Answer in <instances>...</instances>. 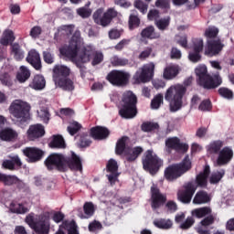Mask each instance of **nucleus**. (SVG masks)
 Listing matches in <instances>:
<instances>
[{
	"mask_svg": "<svg viewBox=\"0 0 234 234\" xmlns=\"http://www.w3.org/2000/svg\"><path fill=\"white\" fill-rule=\"evenodd\" d=\"M48 171L57 169L61 173L65 171H83V165L81 164V158L72 152L70 157H67L61 154H51L44 162Z\"/></svg>",
	"mask_w": 234,
	"mask_h": 234,
	"instance_id": "nucleus-1",
	"label": "nucleus"
},
{
	"mask_svg": "<svg viewBox=\"0 0 234 234\" xmlns=\"http://www.w3.org/2000/svg\"><path fill=\"white\" fill-rule=\"evenodd\" d=\"M191 83H193V77H188L185 80L183 85H172L166 90L165 100V101H168L171 112H176L182 109L184 96H186L187 87H190Z\"/></svg>",
	"mask_w": 234,
	"mask_h": 234,
	"instance_id": "nucleus-2",
	"label": "nucleus"
},
{
	"mask_svg": "<svg viewBox=\"0 0 234 234\" xmlns=\"http://www.w3.org/2000/svg\"><path fill=\"white\" fill-rule=\"evenodd\" d=\"M81 38L73 37L69 41V47H64L59 49L60 58H94V59H103V53L100 51H88L81 48Z\"/></svg>",
	"mask_w": 234,
	"mask_h": 234,
	"instance_id": "nucleus-3",
	"label": "nucleus"
},
{
	"mask_svg": "<svg viewBox=\"0 0 234 234\" xmlns=\"http://www.w3.org/2000/svg\"><path fill=\"white\" fill-rule=\"evenodd\" d=\"M197 83L206 90H213L222 85V77L219 74L209 75L206 65H199L195 69Z\"/></svg>",
	"mask_w": 234,
	"mask_h": 234,
	"instance_id": "nucleus-4",
	"label": "nucleus"
},
{
	"mask_svg": "<svg viewBox=\"0 0 234 234\" xmlns=\"http://www.w3.org/2000/svg\"><path fill=\"white\" fill-rule=\"evenodd\" d=\"M25 222L36 234L50 233V212H44L38 215L31 212L26 217Z\"/></svg>",
	"mask_w": 234,
	"mask_h": 234,
	"instance_id": "nucleus-5",
	"label": "nucleus"
},
{
	"mask_svg": "<svg viewBox=\"0 0 234 234\" xmlns=\"http://www.w3.org/2000/svg\"><path fill=\"white\" fill-rule=\"evenodd\" d=\"M70 76V69L63 65H56L53 69V81L56 87L66 90L67 92H72L74 90V79L69 78Z\"/></svg>",
	"mask_w": 234,
	"mask_h": 234,
	"instance_id": "nucleus-6",
	"label": "nucleus"
},
{
	"mask_svg": "<svg viewBox=\"0 0 234 234\" xmlns=\"http://www.w3.org/2000/svg\"><path fill=\"white\" fill-rule=\"evenodd\" d=\"M138 97L131 90L124 91L122 97V107L119 116L124 120H133L138 114Z\"/></svg>",
	"mask_w": 234,
	"mask_h": 234,
	"instance_id": "nucleus-7",
	"label": "nucleus"
},
{
	"mask_svg": "<svg viewBox=\"0 0 234 234\" xmlns=\"http://www.w3.org/2000/svg\"><path fill=\"white\" fill-rule=\"evenodd\" d=\"M192 167L191 159H189V155L186 154L182 162L170 165L165 169V178L168 182H175V180H178L180 176L186 175L187 171H191Z\"/></svg>",
	"mask_w": 234,
	"mask_h": 234,
	"instance_id": "nucleus-8",
	"label": "nucleus"
},
{
	"mask_svg": "<svg viewBox=\"0 0 234 234\" xmlns=\"http://www.w3.org/2000/svg\"><path fill=\"white\" fill-rule=\"evenodd\" d=\"M30 109H32V107L28 102L16 100L11 103L9 112L17 122H20V123H27V122L30 120Z\"/></svg>",
	"mask_w": 234,
	"mask_h": 234,
	"instance_id": "nucleus-9",
	"label": "nucleus"
},
{
	"mask_svg": "<svg viewBox=\"0 0 234 234\" xmlns=\"http://www.w3.org/2000/svg\"><path fill=\"white\" fill-rule=\"evenodd\" d=\"M142 164L144 171H148L150 175H156L160 167L164 165V161L154 154V151L147 150L142 157Z\"/></svg>",
	"mask_w": 234,
	"mask_h": 234,
	"instance_id": "nucleus-10",
	"label": "nucleus"
},
{
	"mask_svg": "<svg viewBox=\"0 0 234 234\" xmlns=\"http://www.w3.org/2000/svg\"><path fill=\"white\" fill-rule=\"evenodd\" d=\"M154 78V63L151 62L140 68L133 76V85L141 83H149Z\"/></svg>",
	"mask_w": 234,
	"mask_h": 234,
	"instance_id": "nucleus-11",
	"label": "nucleus"
},
{
	"mask_svg": "<svg viewBox=\"0 0 234 234\" xmlns=\"http://www.w3.org/2000/svg\"><path fill=\"white\" fill-rule=\"evenodd\" d=\"M131 75L125 71L113 69L108 73L106 80L115 87H127Z\"/></svg>",
	"mask_w": 234,
	"mask_h": 234,
	"instance_id": "nucleus-12",
	"label": "nucleus"
},
{
	"mask_svg": "<svg viewBox=\"0 0 234 234\" xmlns=\"http://www.w3.org/2000/svg\"><path fill=\"white\" fill-rule=\"evenodd\" d=\"M197 192V185L193 181L185 183L182 189L177 192V198L183 204H190L193 200V196Z\"/></svg>",
	"mask_w": 234,
	"mask_h": 234,
	"instance_id": "nucleus-13",
	"label": "nucleus"
},
{
	"mask_svg": "<svg viewBox=\"0 0 234 234\" xmlns=\"http://www.w3.org/2000/svg\"><path fill=\"white\" fill-rule=\"evenodd\" d=\"M150 192L151 207L154 211H156V209H160V207L165 206V203L167 202V196L160 192V188H158V186L153 185L151 186Z\"/></svg>",
	"mask_w": 234,
	"mask_h": 234,
	"instance_id": "nucleus-14",
	"label": "nucleus"
},
{
	"mask_svg": "<svg viewBox=\"0 0 234 234\" xmlns=\"http://www.w3.org/2000/svg\"><path fill=\"white\" fill-rule=\"evenodd\" d=\"M118 16V12L113 8L109 9L106 13H103L102 9H98L93 14V19L97 25H101V27H107L112 17H116Z\"/></svg>",
	"mask_w": 234,
	"mask_h": 234,
	"instance_id": "nucleus-15",
	"label": "nucleus"
},
{
	"mask_svg": "<svg viewBox=\"0 0 234 234\" xmlns=\"http://www.w3.org/2000/svg\"><path fill=\"white\" fill-rule=\"evenodd\" d=\"M224 47L225 45L223 44L222 40L218 37L207 39V46L205 48V55L208 56V58H213V56H217V54L221 52Z\"/></svg>",
	"mask_w": 234,
	"mask_h": 234,
	"instance_id": "nucleus-16",
	"label": "nucleus"
},
{
	"mask_svg": "<svg viewBox=\"0 0 234 234\" xmlns=\"http://www.w3.org/2000/svg\"><path fill=\"white\" fill-rule=\"evenodd\" d=\"M165 147L171 151H176V153H182L185 154L189 151V144L182 143L178 137H170L165 140Z\"/></svg>",
	"mask_w": 234,
	"mask_h": 234,
	"instance_id": "nucleus-17",
	"label": "nucleus"
},
{
	"mask_svg": "<svg viewBox=\"0 0 234 234\" xmlns=\"http://www.w3.org/2000/svg\"><path fill=\"white\" fill-rule=\"evenodd\" d=\"M6 122V117L0 115V139L3 140V142H12V140L17 138V132L12 128L3 129Z\"/></svg>",
	"mask_w": 234,
	"mask_h": 234,
	"instance_id": "nucleus-18",
	"label": "nucleus"
},
{
	"mask_svg": "<svg viewBox=\"0 0 234 234\" xmlns=\"http://www.w3.org/2000/svg\"><path fill=\"white\" fill-rule=\"evenodd\" d=\"M23 154L27 156L29 164H36V162L43 160L45 156V152L37 147H26L23 150Z\"/></svg>",
	"mask_w": 234,
	"mask_h": 234,
	"instance_id": "nucleus-19",
	"label": "nucleus"
},
{
	"mask_svg": "<svg viewBox=\"0 0 234 234\" xmlns=\"http://www.w3.org/2000/svg\"><path fill=\"white\" fill-rule=\"evenodd\" d=\"M45 134V126L43 124H33L30 125L27 132V140L30 142H36V140H38V138H43V135Z\"/></svg>",
	"mask_w": 234,
	"mask_h": 234,
	"instance_id": "nucleus-20",
	"label": "nucleus"
},
{
	"mask_svg": "<svg viewBox=\"0 0 234 234\" xmlns=\"http://www.w3.org/2000/svg\"><path fill=\"white\" fill-rule=\"evenodd\" d=\"M230 160H233V150L228 146H225L218 153L217 165L219 166L228 165Z\"/></svg>",
	"mask_w": 234,
	"mask_h": 234,
	"instance_id": "nucleus-21",
	"label": "nucleus"
},
{
	"mask_svg": "<svg viewBox=\"0 0 234 234\" xmlns=\"http://www.w3.org/2000/svg\"><path fill=\"white\" fill-rule=\"evenodd\" d=\"M90 134L94 140H106L111 135V131L105 126H95L90 129Z\"/></svg>",
	"mask_w": 234,
	"mask_h": 234,
	"instance_id": "nucleus-22",
	"label": "nucleus"
},
{
	"mask_svg": "<svg viewBox=\"0 0 234 234\" xmlns=\"http://www.w3.org/2000/svg\"><path fill=\"white\" fill-rule=\"evenodd\" d=\"M209 173H211L209 165H206L203 172L197 176L196 184H197L198 187H207Z\"/></svg>",
	"mask_w": 234,
	"mask_h": 234,
	"instance_id": "nucleus-23",
	"label": "nucleus"
},
{
	"mask_svg": "<svg viewBox=\"0 0 234 234\" xmlns=\"http://www.w3.org/2000/svg\"><path fill=\"white\" fill-rule=\"evenodd\" d=\"M142 153H144L142 146L128 147L125 154L127 162H135Z\"/></svg>",
	"mask_w": 234,
	"mask_h": 234,
	"instance_id": "nucleus-24",
	"label": "nucleus"
},
{
	"mask_svg": "<svg viewBox=\"0 0 234 234\" xmlns=\"http://www.w3.org/2000/svg\"><path fill=\"white\" fill-rule=\"evenodd\" d=\"M129 141V137L127 136H122L121 137L115 145V154L118 156H122V154H127V142Z\"/></svg>",
	"mask_w": 234,
	"mask_h": 234,
	"instance_id": "nucleus-25",
	"label": "nucleus"
},
{
	"mask_svg": "<svg viewBox=\"0 0 234 234\" xmlns=\"http://www.w3.org/2000/svg\"><path fill=\"white\" fill-rule=\"evenodd\" d=\"M83 211H81V208H80L78 217H80V218H90V217L94 215V204H92V202H86L83 205Z\"/></svg>",
	"mask_w": 234,
	"mask_h": 234,
	"instance_id": "nucleus-26",
	"label": "nucleus"
},
{
	"mask_svg": "<svg viewBox=\"0 0 234 234\" xmlns=\"http://www.w3.org/2000/svg\"><path fill=\"white\" fill-rule=\"evenodd\" d=\"M4 169H9V171H14L16 167H21L23 165V163L21 162V159L19 156L15 155L11 157V160H5L2 164Z\"/></svg>",
	"mask_w": 234,
	"mask_h": 234,
	"instance_id": "nucleus-27",
	"label": "nucleus"
},
{
	"mask_svg": "<svg viewBox=\"0 0 234 234\" xmlns=\"http://www.w3.org/2000/svg\"><path fill=\"white\" fill-rule=\"evenodd\" d=\"M47 85V80L43 75H35L29 87L34 90H43Z\"/></svg>",
	"mask_w": 234,
	"mask_h": 234,
	"instance_id": "nucleus-28",
	"label": "nucleus"
},
{
	"mask_svg": "<svg viewBox=\"0 0 234 234\" xmlns=\"http://www.w3.org/2000/svg\"><path fill=\"white\" fill-rule=\"evenodd\" d=\"M222 147H224V141L216 140L207 146V151L209 154H218L222 151Z\"/></svg>",
	"mask_w": 234,
	"mask_h": 234,
	"instance_id": "nucleus-29",
	"label": "nucleus"
},
{
	"mask_svg": "<svg viewBox=\"0 0 234 234\" xmlns=\"http://www.w3.org/2000/svg\"><path fill=\"white\" fill-rule=\"evenodd\" d=\"M204 48V40L197 39L193 48V52L189 53V59H200V52H202V49Z\"/></svg>",
	"mask_w": 234,
	"mask_h": 234,
	"instance_id": "nucleus-30",
	"label": "nucleus"
},
{
	"mask_svg": "<svg viewBox=\"0 0 234 234\" xmlns=\"http://www.w3.org/2000/svg\"><path fill=\"white\" fill-rule=\"evenodd\" d=\"M180 74V68L178 66H168L165 69L163 77L165 80H175Z\"/></svg>",
	"mask_w": 234,
	"mask_h": 234,
	"instance_id": "nucleus-31",
	"label": "nucleus"
},
{
	"mask_svg": "<svg viewBox=\"0 0 234 234\" xmlns=\"http://www.w3.org/2000/svg\"><path fill=\"white\" fill-rule=\"evenodd\" d=\"M49 147L51 149H65L67 144H65V139L63 136L57 134L52 136V140L49 143Z\"/></svg>",
	"mask_w": 234,
	"mask_h": 234,
	"instance_id": "nucleus-32",
	"label": "nucleus"
},
{
	"mask_svg": "<svg viewBox=\"0 0 234 234\" xmlns=\"http://www.w3.org/2000/svg\"><path fill=\"white\" fill-rule=\"evenodd\" d=\"M209 200H211V198H209V195H207V192L204 190H199L194 197L193 204H207Z\"/></svg>",
	"mask_w": 234,
	"mask_h": 234,
	"instance_id": "nucleus-33",
	"label": "nucleus"
},
{
	"mask_svg": "<svg viewBox=\"0 0 234 234\" xmlns=\"http://www.w3.org/2000/svg\"><path fill=\"white\" fill-rule=\"evenodd\" d=\"M141 37L143 38L147 37L148 39H158V37H160V33L154 30V27L150 26L142 30Z\"/></svg>",
	"mask_w": 234,
	"mask_h": 234,
	"instance_id": "nucleus-34",
	"label": "nucleus"
},
{
	"mask_svg": "<svg viewBox=\"0 0 234 234\" xmlns=\"http://www.w3.org/2000/svg\"><path fill=\"white\" fill-rule=\"evenodd\" d=\"M14 41H16V37L14 36V31L10 29L5 30L0 39V43L4 47H8V45H10V43H14Z\"/></svg>",
	"mask_w": 234,
	"mask_h": 234,
	"instance_id": "nucleus-35",
	"label": "nucleus"
},
{
	"mask_svg": "<svg viewBox=\"0 0 234 234\" xmlns=\"http://www.w3.org/2000/svg\"><path fill=\"white\" fill-rule=\"evenodd\" d=\"M62 228L68 230V234H80V231L78 230V224H76V221L74 219H72L71 221H63Z\"/></svg>",
	"mask_w": 234,
	"mask_h": 234,
	"instance_id": "nucleus-36",
	"label": "nucleus"
},
{
	"mask_svg": "<svg viewBox=\"0 0 234 234\" xmlns=\"http://www.w3.org/2000/svg\"><path fill=\"white\" fill-rule=\"evenodd\" d=\"M154 226L159 229H171V228H173V221L165 218L155 219L154 221Z\"/></svg>",
	"mask_w": 234,
	"mask_h": 234,
	"instance_id": "nucleus-37",
	"label": "nucleus"
},
{
	"mask_svg": "<svg viewBox=\"0 0 234 234\" xmlns=\"http://www.w3.org/2000/svg\"><path fill=\"white\" fill-rule=\"evenodd\" d=\"M159 129L160 124H158V122H144L141 125L143 133H153V131H158Z\"/></svg>",
	"mask_w": 234,
	"mask_h": 234,
	"instance_id": "nucleus-38",
	"label": "nucleus"
},
{
	"mask_svg": "<svg viewBox=\"0 0 234 234\" xmlns=\"http://www.w3.org/2000/svg\"><path fill=\"white\" fill-rule=\"evenodd\" d=\"M162 105H164V95L162 93H158L151 101L150 107L154 111H158Z\"/></svg>",
	"mask_w": 234,
	"mask_h": 234,
	"instance_id": "nucleus-39",
	"label": "nucleus"
},
{
	"mask_svg": "<svg viewBox=\"0 0 234 234\" xmlns=\"http://www.w3.org/2000/svg\"><path fill=\"white\" fill-rule=\"evenodd\" d=\"M0 182L4 184V186H14L15 182H17V176L0 173Z\"/></svg>",
	"mask_w": 234,
	"mask_h": 234,
	"instance_id": "nucleus-40",
	"label": "nucleus"
},
{
	"mask_svg": "<svg viewBox=\"0 0 234 234\" xmlns=\"http://www.w3.org/2000/svg\"><path fill=\"white\" fill-rule=\"evenodd\" d=\"M28 78H30V70H28L27 67L21 66L20 72L16 74V80L19 81V83H25Z\"/></svg>",
	"mask_w": 234,
	"mask_h": 234,
	"instance_id": "nucleus-41",
	"label": "nucleus"
},
{
	"mask_svg": "<svg viewBox=\"0 0 234 234\" xmlns=\"http://www.w3.org/2000/svg\"><path fill=\"white\" fill-rule=\"evenodd\" d=\"M11 211L16 215H25V213H28V207H25L23 203H12Z\"/></svg>",
	"mask_w": 234,
	"mask_h": 234,
	"instance_id": "nucleus-42",
	"label": "nucleus"
},
{
	"mask_svg": "<svg viewBox=\"0 0 234 234\" xmlns=\"http://www.w3.org/2000/svg\"><path fill=\"white\" fill-rule=\"evenodd\" d=\"M192 215L197 217V218H203V217H207V215H211V207H203L200 208H197L192 211Z\"/></svg>",
	"mask_w": 234,
	"mask_h": 234,
	"instance_id": "nucleus-43",
	"label": "nucleus"
},
{
	"mask_svg": "<svg viewBox=\"0 0 234 234\" xmlns=\"http://www.w3.org/2000/svg\"><path fill=\"white\" fill-rule=\"evenodd\" d=\"M71 61L74 65H76L78 69H80V78L85 80V74H87V68L85 67V63H87V60L72 59Z\"/></svg>",
	"mask_w": 234,
	"mask_h": 234,
	"instance_id": "nucleus-44",
	"label": "nucleus"
},
{
	"mask_svg": "<svg viewBox=\"0 0 234 234\" xmlns=\"http://www.w3.org/2000/svg\"><path fill=\"white\" fill-rule=\"evenodd\" d=\"M224 175H226V171L223 169L220 171L213 172L209 177V182L212 185L218 184L222 178H224Z\"/></svg>",
	"mask_w": 234,
	"mask_h": 234,
	"instance_id": "nucleus-45",
	"label": "nucleus"
},
{
	"mask_svg": "<svg viewBox=\"0 0 234 234\" xmlns=\"http://www.w3.org/2000/svg\"><path fill=\"white\" fill-rule=\"evenodd\" d=\"M0 81L2 85H5V87H12V73L11 72H2L0 74Z\"/></svg>",
	"mask_w": 234,
	"mask_h": 234,
	"instance_id": "nucleus-46",
	"label": "nucleus"
},
{
	"mask_svg": "<svg viewBox=\"0 0 234 234\" xmlns=\"http://www.w3.org/2000/svg\"><path fill=\"white\" fill-rule=\"evenodd\" d=\"M67 131L70 134V136H74V134H78V133L81 131V124L76 121H73L68 126Z\"/></svg>",
	"mask_w": 234,
	"mask_h": 234,
	"instance_id": "nucleus-47",
	"label": "nucleus"
},
{
	"mask_svg": "<svg viewBox=\"0 0 234 234\" xmlns=\"http://www.w3.org/2000/svg\"><path fill=\"white\" fill-rule=\"evenodd\" d=\"M211 109H213V104L209 99L203 100L198 105V111L202 112H209Z\"/></svg>",
	"mask_w": 234,
	"mask_h": 234,
	"instance_id": "nucleus-48",
	"label": "nucleus"
},
{
	"mask_svg": "<svg viewBox=\"0 0 234 234\" xmlns=\"http://www.w3.org/2000/svg\"><path fill=\"white\" fill-rule=\"evenodd\" d=\"M112 64L113 67H125V65H129V67H134V60L133 59H114Z\"/></svg>",
	"mask_w": 234,
	"mask_h": 234,
	"instance_id": "nucleus-49",
	"label": "nucleus"
},
{
	"mask_svg": "<svg viewBox=\"0 0 234 234\" xmlns=\"http://www.w3.org/2000/svg\"><path fill=\"white\" fill-rule=\"evenodd\" d=\"M218 92L221 98H225L226 100H233V90L228 88L221 87L218 89Z\"/></svg>",
	"mask_w": 234,
	"mask_h": 234,
	"instance_id": "nucleus-50",
	"label": "nucleus"
},
{
	"mask_svg": "<svg viewBox=\"0 0 234 234\" xmlns=\"http://www.w3.org/2000/svg\"><path fill=\"white\" fill-rule=\"evenodd\" d=\"M205 36L207 39H217L218 36V29L216 27H209L205 30Z\"/></svg>",
	"mask_w": 234,
	"mask_h": 234,
	"instance_id": "nucleus-51",
	"label": "nucleus"
},
{
	"mask_svg": "<svg viewBox=\"0 0 234 234\" xmlns=\"http://www.w3.org/2000/svg\"><path fill=\"white\" fill-rule=\"evenodd\" d=\"M11 54L14 56L15 59H21L23 58V52L21 51V48L18 44L11 45Z\"/></svg>",
	"mask_w": 234,
	"mask_h": 234,
	"instance_id": "nucleus-52",
	"label": "nucleus"
},
{
	"mask_svg": "<svg viewBox=\"0 0 234 234\" xmlns=\"http://www.w3.org/2000/svg\"><path fill=\"white\" fill-rule=\"evenodd\" d=\"M170 21H171V18H169V16L165 18H161L155 21V26L159 30H165L167 27H169Z\"/></svg>",
	"mask_w": 234,
	"mask_h": 234,
	"instance_id": "nucleus-53",
	"label": "nucleus"
},
{
	"mask_svg": "<svg viewBox=\"0 0 234 234\" xmlns=\"http://www.w3.org/2000/svg\"><path fill=\"white\" fill-rule=\"evenodd\" d=\"M107 173H118V162L114 159H110L106 165Z\"/></svg>",
	"mask_w": 234,
	"mask_h": 234,
	"instance_id": "nucleus-54",
	"label": "nucleus"
},
{
	"mask_svg": "<svg viewBox=\"0 0 234 234\" xmlns=\"http://www.w3.org/2000/svg\"><path fill=\"white\" fill-rule=\"evenodd\" d=\"M77 14L83 19L87 17H90V15L92 14V10L89 7H80L77 9Z\"/></svg>",
	"mask_w": 234,
	"mask_h": 234,
	"instance_id": "nucleus-55",
	"label": "nucleus"
},
{
	"mask_svg": "<svg viewBox=\"0 0 234 234\" xmlns=\"http://www.w3.org/2000/svg\"><path fill=\"white\" fill-rule=\"evenodd\" d=\"M140 27V18L137 16L131 15L129 19V28L133 30V28H138Z\"/></svg>",
	"mask_w": 234,
	"mask_h": 234,
	"instance_id": "nucleus-56",
	"label": "nucleus"
},
{
	"mask_svg": "<svg viewBox=\"0 0 234 234\" xmlns=\"http://www.w3.org/2000/svg\"><path fill=\"white\" fill-rule=\"evenodd\" d=\"M37 114L44 123H48V120H50V112H48V110L41 109L37 112Z\"/></svg>",
	"mask_w": 234,
	"mask_h": 234,
	"instance_id": "nucleus-57",
	"label": "nucleus"
},
{
	"mask_svg": "<svg viewBox=\"0 0 234 234\" xmlns=\"http://www.w3.org/2000/svg\"><path fill=\"white\" fill-rule=\"evenodd\" d=\"M134 6L139 10L142 14H145L147 12L148 5L144 3L142 0H135Z\"/></svg>",
	"mask_w": 234,
	"mask_h": 234,
	"instance_id": "nucleus-58",
	"label": "nucleus"
},
{
	"mask_svg": "<svg viewBox=\"0 0 234 234\" xmlns=\"http://www.w3.org/2000/svg\"><path fill=\"white\" fill-rule=\"evenodd\" d=\"M195 224V218L193 217L186 218V221L180 225L181 229H189Z\"/></svg>",
	"mask_w": 234,
	"mask_h": 234,
	"instance_id": "nucleus-59",
	"label": "nucleus"
},
{
	"mask_svg": "<svg viewBox=\"0 0 234 234\" xmlns=\"http://www.w3.org/2000/svg\"><path fill=\"white\" fill-rule=\"evenodd\" d=\"M29 36L33 38V39H37V37H39V36H41V27L35 26L31 28Z\"/></svg>",
	"mask_w": 234,
	"mask_h": 234,
	"instance_id": "nucleus-60",
	"label": "nucleus"
},
{
	"mask_svg": "<svg viewBox=\"0 0 234 234\" xmlns=\"http://www.w3.org/2000/svg\"><path fill=\"white\" fill-rule=\"evenodd\" d=\"M215 224V216L209 214L201 221V226H211Z\"/></svg>",
	"mask_w": 234,
	"mask_h": 234,
	"instance_id": "nucleus-61",
	"label": "nucleus"
},
{
	"mask_svg": "<svg viewBox=\"0 0 234 234\" xmlns=\"http://www.w3.org/2000/svg\"><path fill=\"white\" fill-rule=\"evenodd\" d=\"M58 32H60L61 34H67V36H69V34H71L72 32H74V26L72 25L62 26L59 27Z\"/></svg>",
	"mask_w": 234,
	"mask_h": 234,
	"instance_id": "nucleus-62",
	"label": "nucleus"
},
{
	"mask_svg": "<svg viewBox=\"0 0 234 234\" xmlns=\"http://www.w3.org/2000/svg\"><path fill=\"white\" fill-rule=\"evenodd\" d=\"M90 144H92V141L87 139V134L80 136V139L79 141L80 147H89Z\"/></svg>",
	"mask_w": 234,
	"mask_h": 234,
	"instance_id": "nucleus-63",
	"label": "nucleus"
},
{
	"mask_svg": "<svg viewBox=\"0 0 234 234\" xmlns=\"http://www.w3.org/2000/svg\"><path fill=\"white\" fill-rule=\"evenodd\" d=\"M153 86L156 89V90L160 89H164L165 87V81L163 80L155 79L152 80Z\"/></svg>",
	"mask_w": 234,
	"mask_h": 234,
	"instance_id": "nucleus-64",
	"label": "nucleus"
}]
</instances>
